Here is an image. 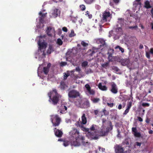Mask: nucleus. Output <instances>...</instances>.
<instances>
[{"label":"nucleus","instance_id":"nucleus-1","mask_svg":"<svg viewBox=\"0 0 153 153\" xmlns=\"http://www.w3.org/2000/svg\"><path fill=\"white\" fill-rule=\"evenodd\" d=\"M70 134L71 137L75 139V140H74L71 142L72 145L75 146H79L80 143L79 141L80 140L82 141V143L84 146L89 145L88 142H85L83 141L85 140V137L79 134V131L76 128L74 127L72 128V130L70 132Z\"/></svg>","mask_w":153,"mask_h":153},{"label":"nucleus","instance_id":"nucleus-2","mask_svg":"<svg viewBox=\"0 0 153 153\" xmlns=\"http://www.w3.org/2000/svg\"><path fill=\"white\" fill-rule=\"evenodd\" d=\"M49 98L48 100L50 103L54 105H56L59 102L61 96L58 93L57 90L55 88L53 89L48 94Z\"/></svg>","mask_w":153,"mask_h":153},{"label":"nucleus","instance_id":"nucleus-3","mask_svg":"<svg viewBox=\"0 0 153 153\" xmlns=\"http://www.w3.org/2000/svg\"><path fill=\"white\" fill-rule=\"evenodd\" d=\"M45 35L43 36L40 35L39 36V40L38 43L39 45V49L40 51L45 49L47 47V44L46 42Z\"/></svg>","mask_w":153,"mask_h":153},{"label":"nucleus","instance_id":"nucleus-4","mask_svg":"<svg viewBox=\"0 0 153 153\" xmlns=\"http://www.w3.org/2000/svg\"><path fill=\"white\" fill-rule=\"evenodd\" d=\"M76 105L83 108H87L90 106V103L88 100H84L78 99L75 102Z\"/></svg>","mask_w":153,"mask_h":153},{"label":"nucleus","instance_id":"nucleus-5","mask_svg":"<svg viewBox=\"0 0 153 153\" xmlns=\"http://www.w3.org/2000/svg\"><path fill=\"white\" fill-rule=\"evenodd\" d=\"M51 120L53 126H58L61 122V119L58 115H53L51 116Z\"/></svg>","mask_w":153,"mask_h":153},{"label":"nucleus","instance_id":"nucleus-6","mask_svg":"<svg viewBox=\"0 0 153 153\" xmlns=\"http://www.w3.org/2000/svg\"><path fill=\"white\" fill-rule=\"evenodd\" d=\"M111 88L109 90L112 93L115 94L118 92V88L116 84L114 82H111L110 83Z\"/></svg>","mask_w":153,"mask_h":153},{"label":"nucleus","instance_id":"nucleus-7","mask_svg":"<svg viewBox=\"0 0 153 153\" xmlns=\"http://www.w3.org/2000/svg\"><path fill=\"white\" fill-rule=\"evenodd\" d=\"M68 95L70 98H75L79 96V93L78 91L73 90L69 92Z\"/></svg>","mask_w":153,"mask_h":153},{"label":"nucleus","instance_id":"nucleus-8","mask_svg":"<svg viewBox=\"0 0 153 153\" xmlns=\"http://www.w3.org/2000/svg\"><path fill=\"white\" fill-rule=\"evenodd\" d=\"M111 14H110V12H109L105 11L102 14V18L101 21L102 22H107L108 19L111 16Z\"/></svg>","mask_w":153,"mask_h":153},{"label":"nucleus","instance_id":"nucleus-9","mask_svg":"<svg viewBox=\"0 0 153 153\" xmlns=\"http://www.w3.org/2000/svg\"><path fill=\"white\" fill-rule=\"evenodd\" d=\"M46 32L48 35L49 36H52V34L54 32V30L50 27H47V29Z\"/></svg>","mask_w":153,"mask_h":153},{"label":"nucleus","instance_id":"nucleus-10","mask_svg":"<svg viewBox=\"0 0 153 153\" xmlns=\"http://www.w3.org/2000/svg\"><path fill=\"white\" fill-rule=\"evenodd\" d=\"M131 130L132 132L133 133V134L135 137H141V134L140 132H137L136 127H132L131 128Z\"/></svg>","mask_w":153,"mask_h":153},{"label":"nucleus","instance_id":"nucleus-11","mask_svg":"<svg viewBox=\"0 0 153 153\" xmlns=\"http://www.w3.org/2000/svg\"><path fill=\"white\" fill-rule=\"evenodd\" d=\"M54 131L55 134L56 136L59 137H61L62 136L63 133L60 130L56 129V128H55L54 129Z\"/></svg>","mask_w":153,"mask_h":153},{"label":"nucleus","instance_id":"nucleus-12","mask_svg":"<svg viewBox=\"0 0 153 153\" xmlns=\"http://www.w3.org/2000/svg\"><path fill=\"white\" fill-rule=\"evenodd\" d=\"M123 148L119 145H117L116 147L115 152L116 153H124Z\"/></svg>","mask_w":153,"mask_h":153},{"label":"nucleus","instance_id":"nucleus-13","mask_svg":"<svg viewBox=\"0 0 153 153\" xmlns=\"http://www.w3.org/2000/svg\"><path fill=\"white\" fill-rule=\"evenodd\" d=\"M52 14L53 17L56 18L58 16H60V11L58 9L55 8L53 10Z\"/></svg>","mask_w":153,"mask_h":153},{"label":"nucleus","instance_id":"nucleus-14","mask_svg":"<svg viewBox=\"0 0 153 153\" xmlns=\"http://www.w3.org/2000/svg\"><path fill=\"white\" fill-rule=\"evenodd\" d=\"M85 87L86 88L87 91L88 93L91 95H94V94L95 92L93 90L91 89V88L89 85L88 84H86L85 85Z\"/></svg>","mask_w":153,"mask_h":153},{"label":"nucleus","instance_id":"nucleus-15","mask_svg":"<svg viewBox=\"0 0 153 153\" xmlns=\"http://www.w3.org/2000/svg\"><path fill=\"white\" fill-rule=\"evenodd\" d=\"M51 64L49 63L47 64V66L46 67L43 68V71L44 74L45 75H47L48 74L49 71V68L51 66Z\"/></svg>","mask_w":153,"mask_h":153},{"label":"nucleus","instance_id":"nucleus-16","mask_svg":"<svg viewBox=\"0 0 153 153\" xmlns=\"http://www.w3.org/2000/svg\"><path fill=\"white\" fill-rule=\"evenodd\" d=\"M67 108L66 106L63 105H62L60 107V113L61 114L66 113L67 112Z\"/></svg>","mask_w":153,"mask_h":153},{"label":"nucleus","instance_id":"nucleus-17","mask_svg":"<svg viewBox=\"0 0 153 153\" xmlns=\"http://www.w3.org/2000/svg\"><path fill=\"white\" fill-rule=\"evenodd\" d=\"M102 128L100 132V134L102 136H105L106 135L108 134V133L106 130L105 131L104 130V126L103 124L102 126Z\"/></svg>","mask_w":153,"mask_h":153},{"label":"nucleus","instance_id":"nucleus-18","mask_svg":"<svg viewBox=\"0 0 153 153\" xmlns=\"http://www.w3.org/2000/svg\"><path fill=\"white\" fill-rule=\"evenodd\" d=\"M82 121L81 123L82 124H85L87 122V118L85 116V114L83 113L81 117Z\"/></svg>","mask_w":153,"mask_h":153},{"label":"nucleus","instance_id":"nucleus-19","mask_svg":"<svg viewBox=\"0 0 153 153\" xmlns=\"http://www.w3.org/2000/svg\"><path fill=\"white\" fill-rule=\"evenodd\" d=\"M152 7L151 5L150 2L149 1L146 0L145 1L144 7L146 8L147 9H149L151 8Z\"/></svg>","mask_w":153,"mask_h":153},{"label":"nucleus","instance_id":"nucleus-20","mask_svg":"<svg viewBox=\"0 0 153 153\" xmlns=\"http://www.w3.org/2000/svg\"><path fill=\"white\" fill-rule=\"evenodd\" d=\"M108 124L109 126L107 127L105 129L108 133L110 131H111L112 130L113 127V126L112 125V123L110 121H109Z\"/></svg>","mask_w":153,"mask_h":153},{"label":"nucleus","instance_id":"nucleus-21","mask_svg":"<svg viewBox=\"0 0 153 153\" xmlns=\"http://www.w3.org/2000/svg\"><path fill=\"white\" fill-rule=\"evenodd\" d=\"M81 128L83 131L85 132H88V134L89 135L91 136L92 133L90 132H89V129L88 128H86L85 127L83 126L82 125L81 126Z\"/></svg>","mask_w":153,"mask_h":153},{"label":"nucleus","instance_id":"nucleus-22","mask_svg":"<svg viewBox=\"0 0 153 153\" xmlns=\"http://www.w3.org/2000/svg\"><path fill=\"white\" fill-rule=\"evenodd\" d=\"M54 51L53 46L52 45H49V48L47 51V53L48 54H50Z\"/></svg>","mask_w":153,"mask_h":153},{"label":"nucleus","instance_id":"nucleus-23","mask_svg":"<svg viewBox=\"0 0 153 153\" xmlns=\"http://www.w3.org/2000/svg\"><path fill=\"white\" fill-rule=\"evenodd\" d=\"M111 52H108V60L109 61H112V53H113L114 51V50L113 49H112L111 50Z\"/></svg>","mask_w":153,"mask_h":153},{"label":"nucleus","instance_id":"nucleus-24","mask_svg":"<svg viewBox=\"0 0 153 153\" xmlns=\"http://www.w3.org/2000/svg\"><path fill=\"white\" fill-rule=\"evenodd\" d=\"M97 51L93 48L92 50H89L88 52V53L89 56H92Z\"/></svg>","mask_w":153,"mask_h":153},{"label":"nucleus","instance_id":"nucleus-25","mask_svg":"<svg viewBox=\"0 0 153 153\" xmlns=\"http://www.w3.org/2000/svg\"><path fill=\"white\" fill-rule=\"evenodd\" d=\"M98 86L99 88L102 91H106L107 89V87L105 85L102 86L101 83H100L99 84Z\"/></svg>","mask_w":153,"mask_h":153},{"label":"nucleus","instance_id":"nucleus-26","mask_svg":"<svg viewBox=\"0 0 153 153\" xmlns=\"http://www.w3.org/2000/svg\"><path fill=\"white\" fill-rule=\"evenodd\" d=\"M99 42L101 44L100 45V46H102L103 47H106L107 46L106 44L104 39H99Z\"/></svg>","mask_w":153,"mask_h":153},{"label":"nucleus","instance_id":"nucleus-27","mask_svg":"<svg viewBox=\"0 0 153 153\" xmlns=\"http://www.w3.org/2000/svg\"><path fill=\"white\" fill-rule=\"evenodd\" d=\"M66 84L63 81H62L60 83V87L61 90H64L66 87Z\"/></svg>","mask_w":153,"mask_h":153},{"label":"nucleus","instance_id":"nucleus-28","mask_svg":"<svg viewBox=\"0 0 153 153\" xmlns=\"http://www.w3.org/2000/svg\"><path fill=\"white\" fill-rule=\"evenodd\" d=\"M118 22L120 25L121 26L122 25H124V19H122V18L119 19H118Z\"/></svg>","mask_w":153,"mask_h":153},{"label":"nucleus","instance_id":"nucleus-29","mask_svg":"<svg viewBox=\"0 0 153 153\" xmlns=\"http://www.w3.org/2000/svg\"><path fill=\"white\" fill-rule=\"evenodd\" d=\"M119 48L120 51H121L122 53H123L124 52V49L123 48L121 47L119 45H117L115 47V49H117Z\"/></svg>","mask_w":153,"mask_h":153},{"label":"nucleus","instance_id":"nucleus-30","mask_svg":"<svg viewBox=\"0 0 153 153\" xmlns=\"http://www.w3.org/2000/svg\"><path fill=\"white\" fill-rule=\"evenodd\" d=\"M81 45L84 47H87L88 45V43L85 42L83 41H82L81 42Z\"/></svg>","mask_w":153,"mask_h":153},{"label":"nucleus","instance_id":"nucleus-31","mask_svg":"<svg viewBox=\"0 0 153 153\" xmlns=\"http://www.w3.org/2000/svg\"><path fill=\"white\" fill-rule=\"evenodd\" d=\"M76 34L74 33V31L73 30H71V33L69 35V36L70 37H72L75 36Z\"/></svg>","mask_w":153,"mask_h":153},{"label":"nucleus","instance_id":"nucleus-32","mask_svg":"<svg viewBox=\"0 0 153 153\" xmlns=\"http://www.w3.org/2000/svg\"><path fill=\"white\" fill-rule=\"evenodd\" d=\"M91 100L93 103H97L100 100V99L99 98H94Z\"/></svg>","mask_w":153,"mask_h":153},{"label":"nucleus","instance_id":"nucleus-33","mask_svg":"<svg viewBox=\"0 0 153 153\" xmlns=\"http://www.w3.org/2000/svg\"><path fill=\"white\" fill-rule=\"evenodd\" d=\"M57 43L59 45H61L63 44V42L61 39H58L57 40Z\"/></svg>","mask_w":153,"mask_h":153},{"label":"nucleus","instance_id":"nucleus-34","mask_svg":"<svg viewBox=\"0 0 153 153\" xmlns=\"http://www.w3.org/2000/svg\"><path fill=\"white\" fill-rule=\"evenodd\" d=\"M82 124V123H81V122L78 121L76 123L75 125V126L77 127H81V126H82V125H81Z\"/></svg>","mask_w":153,"mask_h":153},{"label":"nucleus","instance_id":"nucleus-35","mask_svg":"<svg viewBox=\"0 0 153 153\" xmlns=\"http://www.w3.org/2000/svg\"><path fill=\"white\" fill-rule=\"evenodd\" d=\"M63 74V80H65L67 79V78L69 76V74H67L66 73H64Z\"/></svg>","mask_w":153,"mask_h":153},{"label":"nucleus","instance_id":"nucleus-36","mask_svg":"<svg viewBox=\"0 0 153 153\" xmlns=\"http://www.w3.org/2000/svg\"><path fill=\"white\" fill-rule=\"evenodd\" d=\"M128 28L130 29H134L137 30L138 28V26L137 25H136L135 26H130L128 27Z\"/></svg>","mask_w":153,"mask_h":153},{"label":"nucleus","instance_id":"nucleus-37","mask_svg":"<svg viewBox=\"0 0 153 153\" xmlns=\"http://www.w3.org/2000/svg\"><path fill=\"white\" fill-rule=\"evenodd\" d=\"M149 105L150 104L148 103L143 102L142 104V105L143 107H149Z\"/></svg>","mask_w":153,"mask_h":153},{"label":"nucleus","instance_id":"nucleus-38","mask_svg":"<svg viewBox=\"0 0 153 153\" xmlns=\"http://www.w3.org/2000/svg\"><path fill=\"white\" fill-rule=\"evenodd\" d=\"M84 1L87 4H90L93 2L94 0H84Z\"/></svg>","mask_w":153,"mask_h":153},{"label":"nucleus","instance_id":"nucleus-39","mask_svg":"<svg viewBox=\"0 0 153 153\" xmlns=\"http://www.w3.org/2000/svg\"><path fill=\"white\" fill-rule=\"evenodd\" d=\"M88 65V62L87 61H84L83 62L82 64V67H85Z\"/></svg>","mask_w":153,"mask_h":153},{"label":"nucleus","instance_id":"nucleus-40","mask_svg":"<svg viewBox=\"0 0 153 153\" xmlns=\"http://www.w3.org/2000/svg\"><path fill=\"white\" fill-rule=\"evenodd\" d=\"M112 69L116 72H118L119 70V69L117 67L114 66L112 67Z\"/></svg>","mask_w":153,"mask_h":153},{"label":"nucleus","instance_id":"nucleus-41","mask_svg":"<svg viewBox=\"0 0 153 153\" xmlns=\"http://www.w3.org/2000/svg\"><path fill=\"white\" fill-rule=\"evenodd\" d=\"M39 14L40 15H41V16H42V17L44 18V17H45L46 16L47 13H44L43 14L42 13L41 11H40L39 12Z\"/></svg>","mask_w":153,"mask_h":153},{"label":"nucleus","instance_id":"nucleus-42","mask_svg":"<svg viewBox=\"0 0 153 153\" xmlns=\"http://www.w3.org/2000/svg\"><path fill=\"white\" fill-rule=\"evenodd\" d=\"M109 65L108 62H106L102 65V66L104 68H106Z\"/></svg>","mask_w":153,"mask_h":153},{"label":"nucleus","instance_id":"nucleus-43","mask_svg":"<svg viewBox=\"0 0 153 153\" xmlns=\"http://www.w3.org/2000/svg\"><path fill=\"white\" fill-rule=\"evenodd\" d=\"M81 10H85V5L82 4V5H80L79 6Z\"/></svg>","mask_w":153,"mask_h":153},{"label":"nucleus","instance_id":"nucleus-44","mask_svg":"<svg viewBox=\"0 0 153 153\" xmlns=\"http://www.w3.org/2000/svg\"><path fill=\"white\" fill-rule=\"evenodd\" d=\"M95 126H96V125H92L90 128L89 130L90 129L91 131H94L95 130Z\"/></svg>","mask_w":153,"mask_h":153},{"label":"nucleus","instance_id":"nucleus-45","mask_svg":"<svg viewBox=\"0 0 153 153\" xmlns=\"http://www.w3.org/2000/svg\"><path fill=\"white\" fill-rule=\"evenodd\" d=\"M107 105L110 107H113L114 105V104L113 103H109L108 102H107Z\"/></svg>","mask_w":153,"mask_h":153},{"label":"nucleus","instance_id":"nucleus-46","mask_svg":"<svg viewBox=\"0 0 153 153\" xmlns=\"http://www.w3.org/2000/svg\"><path fill=\"white\" fill-rule=\"evenodd\" d=\"M130 109V108H127L125 110L124 112L123 113V114L126 115L127 114V113L128 112L129 110Z\"/></svg>","mask_w":153,"mask_h":153},{"label":"nucleus","instance_id":"nucleus-47","mask_svg":"<svg viewBox=\"0 0 153 153\" xmlns=\"http://www.w3.org/2000/svg\"><path fill=\"white\" fill-rule=\"evenodd\" d=\"M117 132H118V134H117V137H120L121 136H120V130L119 129H117Z\"/></svg>","mask_w":153,"mask_h":153},{"label":"nucleus","instance_id":"nucleus-48","mask_svg":"<svg viewBox=\"0 0 153 153\" xmlns=\"http://www.w3.org/2000/svg\"><path fill=\"white\" fill-rule=\"evenodd\" d=\"M67 64V62H62L60 63V65L62 66L65 65Z\"/></svg>","mask_w":153,"mask_h":153},{"label":"nucleus","instance_id":"nucleus-49","mask_svg":"<svg viewBox=\"0 0 153 153\" xmlns=\"http://www.w3.org/2000/svg\"><path fill=\"white\" fill-rule=\"evenodd\" d=\"M75 70L76 71H78L79 73H80L81 71V69L79 67H76Z\"/></svg>","mask_w":153,"mask_h":153},{"label":"nucleus","instance_id":"nucleus-50","mask_svg":"<svg viewBox=\"0 0 153 153\" xmlns=\"http://www.w3.org/2000/svg\"><path fill=\"white\" fill-rule=\"evenodd\" d=\"M131 102H129L127 104V108L130 109L131 106Z\"/></svg>","mask_w":153,"mask_h":153},{"label":"nucleus","instance_id":"nucleus-51","mask_svg":"<svg viewBox=\"0 0 153 153\" xmlns=\"http://www.w3.org/2000/svg\"><path fill=\"white\" fill-rule=\"evenodd\" d=\"M146 57L148 58L149 59L150 58V53L149 52H146Z\"/></svg>","mask_w":153,"mask_h":153},{"label":"nucleus","instance_id":"nucleus-52","mask_svg":"<svg viewBox=\"0 0 153 153\" xmlns=\"http://www.w3.org/2000/svg\"><path fill=\"white\" fill-rule=\"evenodd\" d=\"M44 18L42 17V16H41L39 18V21L40 22L42 23L43 21Z\"/></svg>","mask_w":153,"mask_h":153},{"label":"nucleus","instance_id":"nucleus-53","mask_svg":"<svg viewBox=\"0 0 153 153\" xmlns=\"http://www.w3.org/2000/svg\"><path fill=\"white\" fill-rule=\"evenodd\" d=\"M99 112V111L98 110H94V114L96 115H97Z\"/></svg>","mask_w":153,"mask_h":153},{"label":"nucleus","instance_id":"nucleus-54","mask_svg":"<svg viewBox=\"0 0 153 153\" xmlns=\"http://www.w3.org/2000/svg\"><path fill=\"white\" fill-rule=\"evenodd\" d=\"M62 30L65 32H67L68 31V29L66 27H64L62 28Z\"/></svg>","mask_w":153,"mask_h":153},{"label":"nucleus","instance_id":"nucleus-55","mask_svg":"<svg viewBox=\"0 0 153 153\" xmlns=\"http://www.w3.org/2000/svg\"><path fill=\"white\" fill-rule=\"evenodd\" d=\"M141 1V0H135L133 3V5H134L136 4L137 3H137L140 2Z\"/></svg>","mask_w":153,"mask_h":153},{"label":"nucleus","instance_id":"nucleus-56","mask_svg":"<svg viewBox=\"0 0 153 153\" xmlns=\"http://www.w3.org/2000/svg\"><path fill=\"white\" fill-rule=\"evenodd\" d=\"M137 117L139 121L141 122H142L143 121V119L141 117Z\"/></svg>","mask_w":153,"mask_h":153},{"label":"nucleus","instance_id":"nucleus-57","mask_svg":"<svg viewBox=\"0 0 153 153\" xmlns=\"http://www.w3.org/2000/svg\"><path fill=\"white\" fill-rule=\"evenodd\" d=\"M122 105L121 104H119L118 105V108L119 110L121 109L122 108Z\"/></svg>","mask_w":153,"mask_h":153},{"label":"nucleus","instance_id":"nucleus-58","mask_svg":"<svg viewBox=\"0 0 153 153\" xmlns=\"http://www.w3.org/2000/svg\"><path fill=\"white\" fill-rule=\"evenodd\" d=\"M53 1L56 3H59L61 2L63 0H53Z\"/></svg>","mask_w":153,"mask_h":153},{"label":"nucleus","instance_id":"nucleus-59","mask_svg":"<svg viewBox=\"0 0 153 153\" xmlns=\"http://www.w3.org/2000/svg\"><path fill=\"white\" fill-rule=\"evenodd\" d=\"M136 145L138 146H140L141 145V143L138 142H136Z\"/></svg>","mask_w":153,"mask_h":153},{"label":"nucleus","instance_id":"nucleus-60","mask_svg":"<svg viewBox=\"0 0 153 153\" xmlns=\"http://www.w3.org/2000/svg\"><path fill=\"white\" fill-rule=\"evenodd\" d=\"M113 2L116 4H118L119 1L120 0H113Z\"/></svg>","mask_w":153,"mask_h":153},{"label":"nucleus","instance_id":"nucleus-61","mask_svg":"<svg viewBox=\"0 0 153 153\" xmlns=\"http://www.w3.org/2000/svg\"><path fill=\"white\" fill-rule=\"evenodd\" d=\"M141 4H142L141 3L140 1V2H137V3H136V4H135L134 6L135 7H136V6H137V5H139L140 6H141Z\"/></svg>","mask_w":153,"mask_h":153},{"label":"nucleus","instance_id":"nucleus-62","mask_svg":"<svg viewBox=\"0 0 153 153\" xmlns=\"http://www.w3.org/2000/svg\"><path fill=\"white\" fill-rule=\"evenodd\" d=\"M150 119L148 118H147L146 119V122L147 123H149L150 122Z\"/></svg>","mask_w":153,"mask_h":153},{"label":"nucleus","instance_id":"nucleus-63","mask_svg":"<svg viewBox=\"0 0 153 153\" xmlns=\"http://www.w3.org/2000/svg\"><path fill=\"white\" fill-rule=\"evenodd\" d=\"M151 13L152 14V17L153 18V8H152L151 10Z\"/></svg>","mask_w":153,"mask_h":153},{"label":"nucleus","instance_id":"nucleus-64","mask_svg":"<svg viewBox=\"0 0 153 153\" xmlns=\"http://www.w3.org/2000/svg\"><path fill=\"white\" fill-rule=\"evenodd\" d=\"M150 53L153 54V48H152L150 49Z\"/></svg>","mask_w":153,"mask_h":153}]
</instances>
